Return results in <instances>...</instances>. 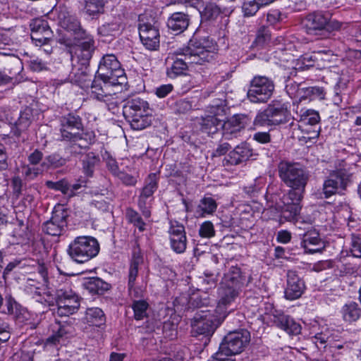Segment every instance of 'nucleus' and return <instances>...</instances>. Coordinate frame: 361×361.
<instances>
[{
	"instance_id": "obj_21",
	"label": "nucleus",
	"mask_w": 361,
	"mask_h": 361,
	"mask_svg": "<svg viewBox=\"0 0 361 361\" xmlns=\"http://www.w3.org/2000/svg\"><path fill=\"white\" fill-rule=\"evenodd\" d=\"M329 14L322 12L309 13L303 20L302 25L309 35H317L328 25Z\"/></svg>"
},
{
	"instance_id": "obj_1",
	"label": "nucleus",
	"mask_w": 361,
	"mask_h": 361,
	"mask_svg": "<svg viewBox=\"0 0 361 361\" xmlns=\"http://www.w3.org/2000/svg\"><path fill=\"white\" fill-rule=\"evenodd\" d=\"M278 171L281 181L290 189L277 203V209L286 221H292L300 212L309 173L300 164L286 161L279 164Z\"/></svg>"
},
{
	"instance_id": "obj_56",
	"label": "nucleus",
	"mask_w": 361,
	"mask_h": 361,
	"mask_svg": "<svg viewBox=\"0 0 361 361\" xmlns=\"http://www.w3.org/2000/svg\"><path fill=\"white\" fill-rule=\"evenodd\" d=\"M94 52L87 50H79L78 46L74 48V54L76 56L78 59H80L82 66H88L90 60L92 57Z\"/></svg>"
},
{
	"instance_id": "obj_15",
	"label": "nucleus",
	"mask_w": 361,
	"mask_h": 361,
	"mask_svg": "<svg viewBox=\"0 0 361 361\" xmlns=\"http://www.w3.org/2000/svg\"><path fill=\"white\" fill-rule=\"evenodd\" d=\"M57 19L59 25L64 30L71 32L75 39L88 38L87 32L81 27L78 18L71 14L65 7H59Z\"/></svg>"
},
{
	"instance_id": "obj_49",
	"label": "nucleus",
	"mask_w": 361,
	"mask_h": 361,
	"mask_svg": "<svg viewBox=\"0 0 361 361\" xmlns=\"http://www.w3.org/2000/svg\"><path fill=\"white\" fill-rule=\"evenodd\" d=\"M45 185L49 189L61 191L63 195L69 194V183L66 179H61L56 182L47 180L45 182Z\"/></svg>"
},
{
	"instance_id": "obj_27",
	"label": "nucleus",
	"mask_w": 361,
	"mask_h": 361,
	"mask_svg": "<svg viewBox=\"0 0 361 361\" xmlns=\"http://www.w3.org/2000/svg\"><path fill=\"white\" fill-rule=\"evenodd\" d=\"M72 83L79 85L82 89H91L92 75L90 73L88 66H82L77 70L73 69L69 75Z\"/></svg>"
},
{
	"instance_id": "obj_32",
	"label": "nucleus",
	"mask_w": 361,
	"mask_h": 361,
	"mask_svg": "<svg viewBox=\"0 0 361 361\" xmlns=\"http://www.w3.org/2000/svg\"><path fill=\"white\" fill-rule=\"evenodd\" d=\"M341 314L345 322H355L361 317V308L357 302H350L343 306Z\"/></svg>"
},
{
	"instance_id": "obj_23",
	"label": "nucleus",
	"mask_w": 361,
	"mask_h": 361,
	"mask_svg": "<svg viewBox=\"0 0 361 361\" xmlns=\"http://www.w3.org/2000/svg\"><path fill=\"white\" fill-rule=\"evenodd\" d=\"M303 229L307 231L301 234L302 235L301 245L304 247L305 252L309 254L321 252L324 245L319 232L312 226L303 228Z\"/></svg>"
},
{
	"instance_id": "obj_51",
	"label": "nucleus",
	"mask_w": 361,
	"mask_h": 361,
	"mask_svg": "<svg viewBox=\"0 0 361 361\" xmlns=\"http://www.w3.org/2000/svg\"><path fill=\"white\" fill-rule=\"evenodd\" d=\"M231 123V125L235 126L243 130L251 122V118L246 114H235L232 118L228 120Z\"/></svg>"
},
{
	"instance_id": "obj_17",
	"label": "nucleus",
	"mask_w": 361,
	"mask_h": 361,
	"mask_svg": "<svg viewBox=\"0 0 361 361\" xmlns=\"http://www.w3.org/2000/svg\"><path fill=\"white\" fill-rule=\"evenodd\" d=\"M59 131L63 140L72 141L77 138L78 133L83 131L80 117L73 114L61 116Z\"/></svg>"
},
{
	"instance_id": "obj_47",
	"label": "nucleus",
	"mask_w": 361,
	"mask_h": 361,
	"mask_svg": "<svg viewBox=\"0 0 361 361\" xmlns=\"http://www.w3.org/2000/svg\"><path fill=\"white\" fill-rule=\"evenodd\" d=\"M258 3V0H249L245 1L242 6V11L244 16L250 17L255 16L258 10L263 6Z\"/></svg>"
},
{
	"instance_id": "obj_24",
	"label": "nucleus",
	"mask_w": 361,
	"mask_h": 361,
	"mask_svg": "<svg viewBox=\"0 0 361 361\" xmlns=\"http://www.w3.org/2000/svg\"><path fill=\"white\" fill-rule=\"evenodd\" d=\"M287 277V287L285 290L286 298L290 300L299 298L305 290L304 281L293 271H289Z\"/></svg>"
},
{
	"instance_id": "obj_19",
	"label": "nucleus",
	"mask_w": 361,
	"mask_h": 361,
	"mask_svg": "<svg viewBox=\"0 0 361 361\" xmlns=\"http://www.w3.org/2000/svg\"><path fill=\"white\" fill-rule=\"evenodd\" d=\"M286 92L290 97L302 99H324L325 92L323 87H302L301 84L290 83L286 85Z\"/></svg>"
},
{
	"instance_id": "obj_4",
	"label": "nucleus",
	"mask_w": 361,
	"mask_h": 361,
	"mask_svg": "<svg viewBox=\"0 0 361 361\" xmlns=\"http://www.w3.org/2000/svg\"><path fill=\"white\" fill-rule=\"evenodd\" d=\"M99 252L98 240L90 235L76 237L68 245V255L75 262L82 264L95 257Z\"/></svg>"
},
{
	"instance_id": "obj_34",
	"label": "nucleus",
	"mask_w": 361,
	"mask_h": 361,
	"mask_svg": "<svg viewBox=\"0 0 361 361\" xmlns=\"http://www.w3.org/2000/svg\"><path fill=\"white\" fill-rule=\"evenodd\" d=\"M32 112L30 108H26L22 111L13 128L14 135L19 136L22 132L26 130L32 122Z\"/></svg>"
},
{
	"instance_id": "obj_61",
	"label": "nucleus",
	"mask_w": 361,
	"mask_h": 361,
	"mask_svg": "<svg viewBox=\"0 0 361 361\" xmlns=\"http://www.w3.org/2000/svg\"><path fill=\"white\" fill-rule=\"evenodd\" d=\"M138 267L139 266L137 265L130 264L128 283V286L130 287V288L135 285V282L138 274Z\"/></svg>"
},
{
	"instance_id": "obj_53",
	"label": "nucleus",
	"mask_w": 361,
	"mask_h": 361,
	"mask_svg": "<svg viewBox=\"0 0 361 361\" xmlns=\"http://www.w3.org/2000/svg\"><path fill=\"white\" fill-rule=\"evenodd\" d=\"M199 234L202 238H210L215 235L213 224L209 221L203 222L200 227Z\"/></svg>"
},
{
	"instance_id": "obj_30",
	"label": "nucleus",
	"mask_w": 361,
	"mask_h": 361,
	"mask_svg": "<svg viewBox=\"0 0 361 361\" xmlns=\"http://www.w3.org/2000/svg\"><path fill=\"white\" fill-rule=\"evenodd\" d=\"M71 326L56 322L52 326V334L47 339V344L56 345L63 342L71 334Z\"/></svg>"
},
{
	"instance_id": "obj_46",
	"label": "nucleus",
	"mask_w": 361,
	"mask_h": 361,
	"mask_svg": "<svg viewBox=\"0 0 361 361\" xmlns=\"http://www.w3.org/2000/svg\"><path fill=\"white\" fill-rule=\"evenodd\" d=\"M66 163V160L58 154H51L47 157L44 161L41 164L43 169H47L49 167L58 168L62 166Z\"/></svg>"
},
{
	"instance_id": "obj_57",
	"label": "nucleus",
	"mask_w": 361,
	"mask_h": 361,
	"mask_svg": "<svg viewBox=\"0 0 361 361\" xmlns=\"http://www.w3.org/2000/svg\"><path fill=\"white\" fill-rule=\"evenodd\" d=\"M163 333L165 337L170 340L174 339L177 336V326L171 322H165L163 325Z\"/></svg>"
},
{
	"instance_id": "obj_11",
	"label": "nucleus",
	"mask_w": 361,
	"mask_h": 361,
	"mask_svg": "<svg viewBox=\"0 0 361 361\" xmlns=\"http://www.w3.org/2000/svg\"><path fill=\"white\" fill-rule=\"evenodd\" d=\"M56 313L60 317H68L80 307L78 296L69 288H60L56 292Z\"/></svg>"
},
{
	"instance_id": "obj_5",
	"label": "nucleus",
	"mask_w": 361,
	"mask_h": 361,
	"mask_svg": "<svg viewBox=\"0 0 361 361\" xmlns=\"http://www.w3.org/2000/svg\"><path fill=\"white\" fill-rule=\"evenodd\" d=\"M139 35L143 46L148 50L155 51L159 47L160 34L159 23L148 12L139 16Z\"/></svg>"
},
{
	"instance_id": "obj_18",
	"label": "nucleus",
	"mask_w": 361,
	"mask_h": 361,
	"mask_svg": "<svg viewBox=\"0 0 361 361\" xmlns=\"http://www.w3.org/2000/svg\"><path fill=\"white\" fill-rule=\"evenodd\" d=\"M31 39L37 47H41L43 43L54 41V32L47 20L36 18L30 23Z\"/></svg>"
},
{
	"instance_id": "obj_26",
	"label": "nucleus",
	"mask_w": 361,
	"mask_h": 361,
	"mask_svg": "<svg viewBox=\"0 0 361 361\" xmlns=\"http://www.w3.org/2000/svg\"><path fill=\"white\" fill-rule=\"evenodd\" d=\"M148 102L140 97L128 99L123 105V114L125 118H130L136 114H140L150 110Z\"/></svg>"
},
{
	"instance_id": "obj_48",
	"label": "nucleus",
	"mask_w": 361,
	"mask_h": 361,
	"mask_svg": "<svg viewBox=\"0 0 361 361\" xmlns=\"http://www.w3.org/2000/svg\"><path fill=\"white\" fill-rule=\"evenodd\" d=\"M311 341L319 350L322 348L325 349L328 345L330 346L331 341L329 340L328 332H320L316 334L311 338Z\"/></svg>"
},
{
	"instance_id": "obj_62",
	"label": "nucleus",
	"mask_w": 361,
	"mask_h": 361,
	"mask_svg": "<svg viewBox=\"0 0 361 361\" xmlns=\"http://www.w3.org/2000/svg\"><path fill=\"white\" fill-rule=\"evenodd\" d=\"M173 87L171 84L162 85L156 89L155 94L159 98L166 97L173 90Z\"/></svg>"
},
{
	"instance_id": "obj_22",
	"label": "nucleus",
	"mask_w": 361,
	"mask_h": 361,
	"mask_svg": "<svg viewBox=\"0 0 361 361\" xmlns=\"http://www.w3.org/2000/svg\"><path fill=\"white\" fill-rule=\"evenodd\" d=\"M252 277L246 276V273L237 266L231 267L228 273L224 274L221 283L225 284L242 291L245 284L248 286L251 283Z\"/></svg>"
},
{
	"instance_id": "obj_54",
	"label": "nucleus",
	"mask_w": 361,
	"mask_h": 361,
	"mask_svg": "<svg viewBox=\"0 0 361 361\" xmlns=\"http://www.w3.org/2000/svg\"><path fill=\"white\" fill-rule=\"evenodd\" d=\"M350 251L353 257H361V239L358 235H351Z\"/></svg>"
},
{
	"instance_id": "obj_6",
	"label": "nucleus",
	"mask_w": 361,
	"mask_h": 361,
	"mask_svg": "<svg viewBox=\"0 0 361 361\" xmlns=\"http://www.w3.org/2000/svg\"><path fill=\"white\" fill-rule=\"evenodd\" d=\"M290 117L287 104H274L257 114L254 124L259 127L277 126L288 122Z\"/></svg>"
},
{
	"instance_id": "obj_64",
	"label": "nucleus",
	"mask_w": 361,
	"mask_h": 361,
	"mask_svg": "<svg viewBox=\"0 0 361 361\" xmlns=\"http://www.w3.org/2000/svg\"><path fill=\"white\" fill-rule=\"evenodd\" d=\"M42 157L43 153L39 149H35L28 156L27 159L29 163L35 166V165L39 164V162L42 160Z\"/></svg>"
},
{
	"instance_id": "obj_59",
	"label": "nucleus",
	"mask_w": 361,
	"mask_h": 361,
	"mask_svg": "<svg viewBox=\"0 0 361 361\" xmlns=\"http://www.w3.org/2000/svg\"><path fill=\"white\" fill-rule=\"evenodd\" d=\"M105 162L108 170L113 176H116L120 172V170L116 159L108 155L107 157L105 158Z\"/></svg>"
},
{
	"instance_id": "obj_2",
	"label": "nucleus",
	"mask_w": 361,
	"mask_h": 361,
	"mask_svg": "<svg viewBox=\"0 0 361 361\" xmlns=\"http://www.w3.org/2000/svg\"><path fill=\"white\" fill-rule=\"evenodd\" d=\"M126 82L124 70L114 54H106L99 61L98 69L91 83L92 97L104 102L115 99L111 87Z\"/></svg>"
},
{
	"instance_id": "obj_55",
	"label": "nucleus",
	"mask_w": 361,
	"mask_h": 361,
	"mask_svg": "<svg viewBox=\"0 0 361 361\" xmlns=\"http://www.w3.org/2000/svg\"><path fill=\"white\" fill-rule=\"evenodd\" d=\"M192 109V102L184 99L178 100L174 105V111L178 114H186Z\"/></svg>"
},
{
	"instance_id": "obj_41",
	"label": "nucleus",
	"mask_w": 361,
	"mask_h": 361,
	"mask_svg": "<svg viewBox=\"0 0 361 361\" xmlns=\"http://www.w3.org/2000/svg\"><path fill=\"white\" fill-rule=\"evenodd\" d=\"M128 171L130 173L126 171H120L116 177H117L123 185L133 187L136 185L138 182L139 173L136 171H132L130 169H128Z\"/></svg>"
},
{
	"instance_id": "obj_9",
	"label": "nucleus",
	"mask_w": 361,
	"mask_h": 361,
	"mask_svg": "<svg viewBox=\"0 0 361 361\" xmlns=\"http://www.w3.org/2000/svg\"><path fill=\"white\" fill-rule=\"evenodd\" d=\"M274 90L271 80L265 76H255L250 82L247 98L252 103H264L271 97Z\"/></svg>"
},
{
	"instance_id": "obj_50",
	"label": "nucleus",
	"mask_w": 361,
	"mask_h": 361,
	"mask_svg": "<svg viewBox=\"0 0 361 361\" xmlns=\"http://www.w3.org/2000/svg\"><path fill=\"white\" fill-rule=\"evenodd\" d=\"M43 169L39 166H30L25 165L22 167V174L27 180H32L36 178L39 174L43 171Z\"/></svg>"
},
{
	"instance_id": "obj_45",
	"label": "nucleus",
	"mask_w": 361,
	"mask_h": 361,
	"mask_svg": "<svg viewBox=\"0 0 361 361\" xmlns=\"http://www.w3.org/2000/svg\"><path fill=\"white\" fill-rule=\"evenodd\" d=\"M229 121H226L225 120L223 122L222 130H223V137L225 140H231L233 138H236L240 136L241 131L243 130L239 128H237L235 126L231 125Z\"/></svg>"
},
{
	"instance_id": "obj_38",
	"label": "nucleus",
	"mask_w": 361,
	"mask_h": 361,
	"mask_svg": "<svg viewBox=\"0 0 361 361\" xmlns=\"http://www.w3.org/2000/svg\"><path fill=\"white\" fill-rule=\"evenodd\" d=\"M121 27V22L118 20H114L99 26L97 29V32L101 36H116L119 33Z\"/></svg>"
},
{
	"instance_id": "obj_60",
	"label": "nucleus",
	"mask_w": 361,
	"mask_h": 361,
	"mask_svg": "<svg viewBox=\"0 0 361 361\" xmlns=\"http://www.w3.org/2000/svg\"><path fill=\"white\" fill-rule=\"evenodd\" d=\"M87 135V134H83L82 132L80 133H78L77 138L72 139V141L78 142V145L81 149L87 148L92 142V138L90 136H89L88 139L86 137Z\"/></svg>"
},
{
	"instance_id": "obj_43",
	"label": "nucleus",
	"mask_w": 361,
	"mask_h": 361,
	"mask_svg": "<svg viewBox=\"0 0 361 361\" xmlns=\"http://www.w3.org/2000/svg\"><path fill=\"white\" fill-rule=\"evenodd\" d=\"M149 304L144 300H134L132 304V309L134 312V318L136 320H142L147 317V310Z\"/></svg>"
},
{
	"instance_id": "obj_13",
	"label": "nucleus",
	"mask_w": 361,
	"mask_h": 361,
	"mask_svg": "<svg viewBox=\"0 0 361 361\" xmlns=\"http://www.w3.org/2000/svg\"><path fill=\"white\" fill-rule=\"evenodd\" d=\"M241 290L231 286L221 283L218 289L219 302L215 310L216 314L221 315V318L226 316L234 310L233 303L238 298Z\"/></svg>"
},
{
	"instance_id": "obj_39",
	"label": "nucleus",
	"mask_w": 361,
	"mask_h": 361,
	"mask_svg": "<svg viewBox=\"0 0 361 361\" xmlns=\"http://www.w3.org/2000/svg\"><path fill=\"white\" fill-rule=\"evenodd\" d=\"M222 12L221 8L218 5L209 3L200 13L202 21H214Z\"/></svg>"
},
{
	"instance_id": "obj_16",
	"label": "nucleus",
	"mask_w": 361,
	"mask_h": 361,
	"mask_svg": "<svg viewBox=\"0 0 361 361\" xmlns=\"http://www.w3.org/2000/svg\"><path fill=\"white\" fill-rule=\"evenodd\" d=\"M350 176L344 171H334L328 176L323 184V193L326 198L341 193L346 189Z\"/></svg>"
},
{
	"instance_id": "obj_3",
	"label": "nucleus",
	"mask_w": 361,
	"mask_h": 361,
	"mask_svg": "<svg viewBox=\"0 0 361 361\" xmlns=\"http://www.w3.org/2000/svg\"><path fill=\"white\" fill-rule=\"evenodd\" d=\"M213 40L208 37H194L189 41L188 46L180 48L172 54L171 59L173 62L167 68L168 76L176 78L183 74L189 66L202 65L209 62L213 58Z\"/></svg>"
},
{
	"instance_id": "obj_44",
	"label": "nucleus",
	"mask_w": 361,
	"mask_h": 361,
	"mask_svg": "<svg viewBox=\"0 0 361 361\" xmlns=\"http://www.w3.org/2000/svg\"><path fill=\"white\" fill-rule=\"evenodd\" d=\"M128 221L137 227L140 231L145 230V223L139 213L132 208H128L126 212Z\"/></svg>"
},
{
	"instance_id": "obj_10",
	"label": "nucleus",
	"mask_w": 361,
	"mask_h": 361,
	"mask_svg": "<svg viewBox=\"0 0 361 361\" xmlns=\"http://www.w3.org/2000/svg\"><path fill=\"white\" fill-rule=\"evenodd\" d=\"M159 178L156 173H150L145 178L143 187L140 189L137 206L142 215L149 218L151 215L149 206L154 200L153 195L158 188Z\"/></svg>"
},
{
	"instance_id": "obj_14",
	"label": "nucleus",
	"mask_w": 361,
	"mask_h": 361,
	"mask_svg": "<svg viewBox=\"0 0 361 361\" xmlns=\"http://www.w3.org/2000/svg\"><path fill=\"white\" fill-rule=\"evenodd\" d=\"M226 118V109L224 106H212L210 114L202 117L200 122V130L208 135H212L222 128Z\"/></svg>"
},
{
	"instance_id": "obj_7",
	"label": "nucleus",
	"mask_w": 361,
	"mask_h": 361,
	"mask_svg": "<svg viewBox=\"0 0 361 361\" xmlns=\"http://www.w3.org/2000/svg\"><path fill=\"white\" fill-rule=\"evenodd\" d=\"M221 315L214 316L209 310H200L195 313L192 323V334L195 336H211L217 326L224 321Z\"/></svg>"
},
{
	"instance_id": "obj_37",
	"label": "nucleus",
	"mask_w": 361,
	"mask_h": 361,
	"mask_svg": "<svg viewBox=\"0 0 361 361\" xmlns=\"http://www.w3.org/2000/svg\"><path fill=\"white\" fill-rule=\"evenodd\" d=\"M99 162V158L93 152L87 154L82 160V171L86 176H93L95 166Z\"/></svg>"
},
{
	"instance_id": "obj_36",
	"label": "nucleus",
	"mask_w": 361,
	"mask_h": 361,
	"mask_svg": "<svg viewBox=\"0 0 361 361\" xmlns=\"http://www.w3.org/2000/svg\"><path fill=\"white\" fill-rule=\"evenodd\" d=\"M84 12L92 17L104 12V0H82Z\"/></svg>"
},
{
	"instance_id": "obj_42",
	"label": "nucleus",
	"mask_w": 361,
	"mask_h": 361,
	"mask_svg": "<svg viewBox=\"0 0 361 361\" xmlns=\"http://www.w3.org/2000/svg\"><path fill=\"white\" fill-rule=\"evenodd\" d=\"M197 208L201 212L200 216L204 217L206 214H212L217 208V204L212 197H204L200 200Z\"/></svg>"
},
{
	"instance_id": "obj_20",
	"label": "nucleus",
	"mask_w": 361,
	"mask_h": 361,
	"mask_svg": "<svg viewBox=\"0 0 361 361\" xmlns=\"http://www.w3.org/2000/svg\"><path fill=\"white\" fill-rule=\"evenodd\" d=\"M171 248L177 254L185 252L187 247V237L185 227L175 221L171 224L169 230Z\"/></svg>"
},
{
	"instance_id": "obj_28",
	"label": "nucleus",
	"mask_w": 361,
	"mask_h": 361,
	"mask_svg": "<svg viewBox=\"0 0 361 361\" xmlns=\"http://www.w3.org/2000/svg\"><path fill=\"white\" fill-rule=\"evenodd\" d=\"M274 322L278 327L284 330L288 334L297 335L300 333V325L284 314L274 315Z\"/></svg>"
},
{
	"instance_id": "obj_52",
	"label": "nucleus",
	"mask_w": 361,
	"mask_h": 361,
	"mask_svg": "<svg viewBox=\"0 0 361 361\" xmlns=\"http://www.w3.org/2000/svg\"><path fill=\"white\" fill-rule=\"evenodd\" d=\"M270 31L265 26H262L257 31L255 42L258 46H263L270 40Z\"/></svg>"
},
{
	"instance_id": "obj_33",
	"label": "nucleus",
	"mask_w": 361,
	"mask_h": 361,
	"mask_svg": "<svg viewBox=\"0 0 361 361\" xmlns=\"http://www.w3.org/2000/svg\"><path fill=\"white\" fill-rule=\"evenodd\" d=\"M84 286L92 295H102L110 288L108 283L97 277L89 279Z\"/></svg>"
},
{
	"instance_id": "obj_8",
	"label": "nucleus",
	"mask_w": 361,
	"mask_h": 361,
	"mask_svg": "<svg viewBox=\"0 0 361 361\" xmlns=\"http://www.w3.org/2000/svg\"><path fill=\"white\" fill-rule=\"evenodd\" d=\"M250 341V332L240 329L229 332L220 344L219 350L227 357L243 352Z\"/></svg>"
},
{
	"instance_id": "obj_29",
	"label": "nucleus",
	"mask_w": 361,
	"mask_h": 361,
	"mask_svg": "<svg viewBox=\"0 0 361 361\" xmlns=\"http://www.w3.org/2000/svg\"><path fill=\"white\" fill-rule=\"evenodd\" d=\"M189 23L190 19L187 14L176 12L168 18L167 26L169 30L176 33H181L188 28Z\"/></svg>"
},
{
	"instance_id": "obj_31",
	"label": "nucleus",
	"mask_w": 361,
	"mask_h": 361,
	"mask_svg": "<svg viewBox=\"0 0 361 361\" xmlns=\"http://www.w3.org/2000/svg\"><path fill=\"white\" fill-rule=\"evenodd\" d=\"M152 110L145 111L140 114H136L130 118H126L130 123L132 129L141 130L149 126L152 123Z\"/></svg>"
},
{
	"instance_id": "obj_35",
	"label": "nucleus",
	"mask_w": 361,
	"mask_h": 361,
	"mask_svg": "<svg viewBox=\"0 0 361 361\" xmlns=\"http://www.w3.org/2000/svg\"><path fill=\"white\" fill-rule=\"evenodd\" d=\"M85 319L90 325L102 327L105 325L106 316L101 308L90 307L86 310Z\"/></svg>"
},
{
	"instance_id": "obj_25",
	"label": "nucleus",
	"mask_w": 361,
	"mask_h": 361,
	"mask_svg": "<svg viewBox=\"0 0 361 361\" xmlns=\"http://www.w3.org/2000/svg\"><path fill=\"white\" fill-rule=\"evenodd\" d=\"M252 155V149L247 143L243 142L229 152L224 161L227 165H238L247 161Z\"/></svg>"
},
{
	"instance_id": "obj_63",
	"label": "nucleus",
	"mask_w": 361,
	"mask_h": 361,
	"mask_svg": "<svg viewBox=\"0 0 361 361\" xmlns=\"http://www.w3.org/2000/svg\"><path fill=\"white\" fill-rule=\"evenodd\" d=\"M11 187L13 189V194L18 197L22 192L23 181L18 176H14L11 179Z\"/></svg>"
},
{
	"instance_id": "obj_40",
	"label": "nucleus",
	"mask_w": 361,
	"mask_h": 361,
	"mask_svg": "<svg viewBox=\"0 0 361 361\" xmlns=\"http://www.w3.org/2000/svg\"><path fill=\"white\" fill-rule=\"evenodd\" d=\"M320 121L318 111L313 109H301L300 114V122L302 125L314 126Z\"/></svg>"
},
{
	"instance_id": "obj_58",
	"label": "nucleus",
	"mask_w": 361,
	"mask_h": 361,
	"mask_svg": "<svg viewBox=\"0 0 361 361\" xmlns=\"http://www.w3.org/2000/svg\"><path fill=\"white\" fill-rule=\"evenodd\" d=\"M329 348L331 352L334 354H345L350 351L349 345L346 343H331Z\"/></svg>"
},
{
	"instance_id": "obj_12",
	"label": "nucleus",
	"mask_w": 361,
	"mask_h": 361,
	"mask_svg": "<svg viewBox=\"0 0 361 361\" xmlns=\"http://www.w3.org/2000/svg\"><path fill=\"white\" fill-rule=\"evenodd\" d=\"M68 216V212L63 205L56 206L51 219L42 224L43 232L52 236L61 235L67 227Z\"/></svg>"
}]
</instances>
